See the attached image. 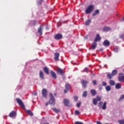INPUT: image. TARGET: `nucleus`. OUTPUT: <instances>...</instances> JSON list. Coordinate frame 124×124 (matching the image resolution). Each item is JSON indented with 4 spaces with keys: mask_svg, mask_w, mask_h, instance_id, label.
Returning <instances> with one entry per match:
<instances>
[{
    "mask_svg": "<svg viewBox=\"0 0 124 124\" xmlns=\"http://www.w3.org/2000/svg\"><path fill=\"white\" fill-rule=\"evenodd\" d=\"M49 104L51 105V106H55L56 104V99L55 97L53 96V94L52 93H49Z\"/></svg>",
    "mask_w": 124,
    "mask_h": 124,
    "instance_id": "obj_1",
    "label": "nucleus"
},
{
    "mask_svg": "<svg viewBox=\"0 0 124 124\" xmlns=\"http://www.w3.org/2000/svg\"><path fill=\"white\" fill-rule=\"evenodd\" d=\"M93 9H94V6L93 5H90L86 9L85 13L86 14H90V13H92L93 11Z\"/></svg>",
    "mask_w": 124,
    "mask_h": 124,
    "instance_id": "obj_2",
    "label": "nucleus"
},
{
    "mask_svg": "<svg viewBox=\"0 0 124 124\" xmlns=\"http://www.w3.org/2000/svg\"><path fill=\"white\" fill-rule=\"evenodd\" d=\"M16 100L17 102V103L19 105L20 107H21V108H23V109H25V105L24 104V103H23V101L21 100V99L19 98H16Z\"/></svg>",
    "mask_w": 124,
    "mask_h": 124,
    "instance_id": "obj_3",
    "label": "nucleus"
},
{
    "mask_svg": "<svg viewBox=\"0 0 124 124\" xmlns=\"http://www.w3.org/2000/svg\"><path fill=\"white\" fill-rule=\"evenodd\" d=\"M81 84L84 89L87 88V86H88V84H89V82L87 80H85L84 79L81 80Z\"/></svg>",
    "mask_w": 124,
    "mask_h": 124,
    "instance_id": "obj_4",
    "label": "nucleus"
},
{
    "mask_svg": "<svg viewBox=\"0 0 124 124\" xmlns=\"http://www.w3.org/2000/svg\"><path fill=\"white\" fill-rule=\"evenodd\" d=\"M42 93L43 97L46 98V97H47V93H48V91L46 89H43L42 91Z\"/></svg>",
    "mask_w": 124,
    "mask_h": 124,
    "instance_id": "obj_5",
    "label": "nucleus"
},
{
    "mask_svg": "<svg viewBox=\"0 0 124 124\" xmlns=\"http://www.w3.org/2000/svg\"><path fill=\"white\" fill-rule=\"evenodd\" d=\"M62 38V34L58 33L54 36V39H56V40H60Z\"/></svg>",
    "mask_w": 124,
    "mask_h": 124,
    "instance_id": "obj_6",
    "label": "nucleus"
},
{
    "mask_svg": "<svg viewBox=\"0 0 124 124\" xmlns=\"http://www.w3.org/2000/svg\"><path fill=\"white\" fill-rule=\"evenodd\" d=\"M119 82H123L124 81V73H119V77H118Z\"/></svg>",
    "mask_w": 124,
    "mask_h": 124,
    "instance_id": "obj_7",
    "label": "nucleus"
},
{
    "mask_svg": "<svg viewBox=\"0 0 124 124\" xmlns=\"http://www.w3.org/2000/svg\"><path fill=\"white\" fill-rule=\"evenodd\" d=\"M60 57V53L58 52H56L54 53V59L55 62H59V58Z\"/></svg>",
    "mask_w": 124,
    "mask_h": 124,
    "instance_id": "obj_8",
    "label": "nucleus"
},
{
    "mask_svg": "<svg viewBox=\"0 0 124 124\" xmlns=\"http://www.w3.org/2000/svg\"><path fill=\"white\" fill-rule=\"evenodd\" d=\"M100 40H101V37L99 35V34H97L94 39V42H97V41H100Z\"/></svg>",
    "mask_w": 124,
    "mask_h": 124,
    "instance_id": "obj_9",
    "label": "nucleus"
},
{
    "mask_svg": "<svg viewBox=\"0 0 124 124\" xmlns=\"http://www.w3.org/2000/svg\"><path fill=\"white\" fill-rule=\"evenodd\" d=\"M65 89L64 90V93H66L68 92V90L70 89V85L68 83H66L65 84Z\"/></svg>",
    "mask_w": 124,
    "mask_h": 124,
    "instance_id": "obj_10",
    "label": "nucleus"
},
{
    "mask_svg": "<svg viewBox=\"0 0 124 124\" xmlns=\"http://www.w3.org/2000/svg\"><path fill=\"white\" fill-rule=\"evenodd\" d=\"M103 45L104 46H105V47H108L110 46V42L109 41L106 40L103 42Z\"/></svg>",
    "mask_w": 124,
    "mask_h": 124,
    "instance_id": "obj_11",
    "label": "nucleus"
},
{
    "mask_svg": "<svg viewBox=\"0 0 124 124\" xmlns=\"http://www.w3.org/2000/svg\"><path fill=\"white\" fill-rule=\"evenodd\" d=\"M97 46V43L93 41V42L92 43L91 45L92 50H95V48H96Z\"/></svg>",
    "mask_w": 124,
    "mask_h": 124,
    "instance_id": "obj_12",
    "label": "nucleus"
},
{
    "mask_svg": "<svg viewBox=\"0 0 124 124\" xmlns=\"http://www.w3.org/2000/svg\"><path fill=\"white\" fill-rule=\"evenodd\" d=\"M50 75L52 78H54V79H57V74L55 72H53V71H50Z\"/></svg>",
    "mask_w": 124,
    "mask_h": 124,
    "instance_id": "obj_13",
    "label": "nucleus"
},
{
    "mask_svg": "<svg viewBox=\"0 0 124 124\" xmlns=\"http://www.w3.org/2000/svg\"><path fill=\"white\" fill-rule=\"evenodd\" d=\"M10 118H14L16 117V111H12L9 115Z\"/></svg>",
    "mask_w": 124,
    "mask_h": 124,
    "instance_id": "obj_14",
    "label": "nucleus"
},
{
    "mask_svg": "<svg viewBox=\"0 0 124 124\" xmlns=\"http://www.w3.org/2000/svg\"><path fill=\"white\" fill-rule=\"evenodd\" d=\"M57 73H58L60 75H63V71L61 68H58L57 70Z\"/></svg>",
    "mask_w": 124,
    "mask_h": 124,
    "instance_id": "obj_15",
    "label": "nucleus"
},
{
    "mask_svg": "<svg viewBox=\"0 0 124 124\" xmlns=\"http://www.w3.org/2000/svg\"><path fill=\"white\" fill-rule=\"evenodd\" d=\"M42 28H43V26L41 25L40 28L38 29V32L40 35H42Z\"/></svg>",
    "mask_w": 124,
    "mask_h": 124,
    "instance_id": "obj_16",
    "label": "nucleus"
},
{
    "mask_svg": "<svg viewBox=\"0 0 124 124\" xmlns=\"http://www.w3.org/2000/svg\"><path fill=\"white\" fill-rule=\"evenodd\" d=\"M39 77L41 79H44V73L42 71H40Z\"/></svg>",
    "mask_w": 124,
    "mask_h": 124,
    "instance_id": "obj_17",
    "label": "nucleus"
},
{
    "mask_svg": "<svg viewBox=\"0 0 124 124\" xmlns=\"http://www.w3.org/2000/svg\"><path fill=\"white\" fill-rule=\"evenodd\" d=\"M111 74L113 75V76H115L118 74V70L114 69L112 70Z\"/></svg>",
    "mask_w": 124,
    "mask_h": 124,
    "instance_id": "obj_18",
    "label": "nucleus"
},
{
    "mask_svg": "<svg viewBox=\"0 0 124 124\" xmlns=\"http://www.w3.org/2000/svg\"><path fill=\"white\" fill-rule=\"evenodd\" d=\"M92 23V20L91 19H88L86 22H85V26H90V24Z\"/></svg>",
    "mask_w": 124,
    "mask_h": 124,
    "instance_id": "obj_19",
    "label": "nucleus"
},
{
    "mask_svg": "<svg viewBox=\"0 0 124 124\" xmlns=\"http://www.w3.org/2000/svg\"><path fill=\"white\" fill-rule=\"evenodd\" d=\"M44 71H45V73L48 75L49 74V69L47 68V67H45L44 68Z\"/></svg>",
    "mask_w": 124,
    "mask_h": 124,
    "instance_id": "obj_20",
    "label": "nucleus"
},
{
    "mask_svg": "<svg viewBox=\"0 0 124 124\" xmlns=\"http://www.w3.org/2000/svg\"><path fill=\"white\" fill-rule=\"evenodd\" d=\"M115 88H116V89H117L118 90L121 89V88H122V84H121L120 83H117L115 85Z\"/></svg>",
    "mask_w": 124,
    "mask_h": 124,
    "instance_id": "obj_21",
    "label": "nucleus"
},
{
    "mask_svg": "<svg viewBox=\"0 0 124 124\" xmlns=\"http://www.w3.org/2000/svg\"><path fill=\"white\" fill-rule=\"evenodd\" d=\"M111 31V28L108 27H104L103 28L104 31Z\"/></svg>",
    "mask_w": 124,
    "mask_h": 124,
    "instance_id": "obj_22",
    "label": "nucleus"
},
{
    "mask_svg": "<svg viewBox=\"0 0 124 124\" xmlns=\"http://www.w3.org/2000/svg\"><path fill=\"white\" fill-rule=\"evenodd\" d=\"M113 76H113V75L112 74H108L107 75V77L108 79H112V78H113Z\"/></svg>",
    "mask_w": 124,
    "mask_h": 124,
    "instance_id": "obj_23",
    "label": "nucleus"
},
{
    "mask_svg": "<svg viewBox=\"0 0 124 124\" xmlns=\"http://www.w3.org/2000/svg\"><path fill=\"white\" fill-rule=\"evenodd\" d=\"M91 93L92 95H93V96H94V95H95V94H96V91H95V90H91Z\"/></svg>",
    "mask_w": 124,
    "mask_h": 124,
    "instance_id": "obj_24",
    "label": "nucleus"
},
{
    "mask_svg": "<svg viewBox=\"0 0 124 124\" xmlns=\"http://www.w3.org/2000/svg\"><path fill=\"white\" fill-rule=\"evenodd\" d=\"M64 103L66 106H68V105H69V101L67 99L64 100Z\"/></svg>",
    "mask_w": 124,
    "mask_h": 124,
    "instance_id": "obj_25",
    "label": "nucleus"
},
{
    "mask_svg": "<svg viewBox=\"0 0 124 124\" xmlns=\"http://www.w3.org/2000/svg\"><path fill=\"white\" fill-rule=\"evenodd\" d=\"M26 112L30 116H33V113H32V112H31V110H26Z\"/></svg>",
    "mask_w": 124,
    "mask_h": 124,
    "instance_id": "obj_26",
    "label": "nucleus"
},
{
    "mask_svg": "<svg viewBox=\"0 0 124 124\" xmlns=\"http://www.w3.org/2000/svg\"><path fill=\"white\" fill-rule=\"evenodd\" d=\"M115 84H116L115 81L113 80H109V84L110 85V86H115Z\"/></svg>",
    "mask_w": 124,
    "mask_h": 124,
    "instance_id": "obj_27",
    "label": "nucleus"
},
{
    "mask_svg": "<svg viewBox=\"0 0 124 124\" xmlns=\"http://www.w3.org/2000/svg\"><path fill=\"white\" fill-rule=\"evenodd\" d=\"M99 14V10H96L94 11V13L93 14V16H94L96 15H97V14Z\"/></svg>",
    "mask_w": 124,
    "mask_h": 124,
    "instance_id": "obj_28",
    "label": "nucleus"
},
{
    "mask_svg": "<svg viewBox=\"0 0 124 124\" xmlns=\"http://www.w3.org/2000/svg\"><path fill=\"white\" fill-rule=\"evenodd\" d=\"M106 105H107V103H106V102H105L102 107L103 110H106Z\"/></svg>",
    "mask_w": 124,
    "mask_h": 124,
    "instance_id": "obj_29",
    "label": "nucleus"
},
{
    "mask_svg": "<svg viewBox=\"0 0 124 124\" xmlns=\"http://www.w3.org/2000/svg\"><path fill=\"white\" fill-rule=\"evenodd\" d=\"M106 90L107 92H110V91H111V86L109 85L107 86L106 87Z\"/></svg>",
    "mask_w": 124,
    "mask_h": 124,
    "instance_id": "obj_30",
    "label": "nucleus"
},
{
    "mask_svg": "<svg viewBox=\"0 0 124 124\" xmlns=\"http://www.w3.org/2000/svg\"><path fill=\"white\" fill-rule=\"evenodd\" d=\"M87 95H88V92L84 91L82 94V97H87Z\"/></svg>",
    "mask_w": 124,
    "mask_h": 124,
    "instance_id": "obj_31",
    "label": "nucleus"
},
{
    "mask_svg": "<svg viewBox=\"0 0 124 124\" xmlns=\"http://www.w3.org/2000/svg\"><path fill=\"white\" fill-rule=\"evenodd\" d=\"M52 110H53L54 112H55V113H59L60 111V109L54 108H52Z\"/></svg>",
    "mask_w": 124,
    "mask_h": 124,
    "instance_id": "obj_32",
    "label": "nucleus"
},
{
    "mask_svg": "<svg viewBox=\"0 0 124 124\" xmlns=\"http://www.w3.org/2000/svg\"><path fill=\"white\" fill-rule=\"evenodd\" d=\"M43 2V0H39L37 2V5H41V4H42V3Z\"/></svg>",
    "mask_w": 124,
    "mask_h": 124,
    "instance_id": "obj_33",
    "label": "nucleus"
},
{
    "mask_svg": "<svg viewBox=\"0 0 124 124\" xmlns=\"http://www.w3.org/2000/svg\"><path fill=\"white\" fill-rule=\"evenodd\" d=\"M114 52H115V53H118L119 52V47H115L113 48Z\"/></svg>",
    "mask_w": 124,
    "mask_h": 124,
    "instance_id": "obj_34",
    "label": "nucleus"
},
{
    "mask_svg": "<svg viewBox=\"0 0 124 124\" xmlns=\"http://www.w3.org/2000/svg\"><path fill=\"white\" fill-rule=\"evenodd\" d=\"M97 100H96L95 98H94L93 99V104H94V105H96V104H97Z\"/></svg>",
    "mask_w": 124,
    "mask_h": 124,
    "instance_id": "obj_35",
    "label": "nucleus"
},
{
    "mask_svg": "<svg viewBox=\"0 0 124 124\" xmlns=\"http://www.w3.org/2000/svg\"><path fill=\"white\" fill-rule=\"evenodd\" d=\"M119 38H120L121 39H124V34H121L119 35Z\"/></svg>",
    "mask_w": 124,
    "mask_h": 124,
    "instance_id": "obj_36",
    "label": "nucleus"
},
{
    "mask_svg": "<svg viewBox=\"0 0 124 124\" xmlns=\"http://www.w3.org/2000/svg\"><path fill=\"white\" fill-rule=\"evenodd\" d=\"M95 99L98 101H100L101 100V98L98 96H96V98Z\"/></svg>",
    "mask_w": 124,
    "mask_h": 124,
    "instance_id": "obj_37",
    "label": "nucleus"
},
{
    "mask_svg": "<svg viewBox=\"0 0 124 124\" xmlns=\"http://www.w3.org/2000/svg\"><path fill=\"white\" fill-rule=\"evenodd\" d=\"M83 72H87L88 73L89 72V69L88 68H85L83 70Z\"/></svg>",
    "mask_w": 124,
    "mask_h": 124,
    "instance_id": "obj_38",
    "label": "nucleus"
},
{
    "mask_svg": "<svg viewBox=\"0 0 124 124\" xmlns=\"http://www.w3.org/2000/svg\"><path fill=\"white\" fill-rule=\"evenodd\" d=\"M118 123L119 124H124V121L123 120H119Z\"/></svg>",
    "mask_w": 124,
    "mask_h": 124,
    "instance_id": "obj_39",
    "label": "nucleus"
},
{
    "mask_svg": "<svg viewBox=\"0 0 124 124\" xmlns=\"http://www.w3.org/2000/svg\"><path fill=\"white\" fill-rule=\"evenodd\" d=\"M74 99L75 101H78V96H74Z\"/></svg>",
    "mask_w": 124,
    "mask_h": 124,
    "instance_id": "obj_40",
    "label": "nucleus"
},
{
    "mask_svg": "<svg viewBox=\"0 0 124 124\" xmlns=\"http://www.w3.org/2000/svg\"><path fill=\"white\" fill-rule=\"evenodd\" d=\"M75 113L76 115H79V114H80V112L79 111V110H76Z\"/></svg>",
    "mask_w": 124,
    "mask_h": 124,
    "instance_id": "obj_41",
    "label": "nucleus"
},
{
    "mask_svg": "<svg viewBox=\"0 0 124 124\" xmlns=\"http://www.w3.org/2000/svg\"><path fill=\"white\" fill-rule=\"evenodd\" d=\"M102 102H100L98 104V106L99 108H101V106H102Z\"/></svg>",
    "mask_w": 124,
    "mask_h": 124,
    "instance_id": "obj_42",
    "label": "nucleus"
},
{
    "mask_svg": "<svg viewBox=\"0 0 124 124\" xmlns=\"http://www.w3.org/2000/svg\"><path fill=\"white\" fill-rule=\"evenodd\" d=\"M102 85L104 87H105L106 86H107V83H106V82L104 81L102 82Z\"/></svg>",
    "mask_w": 124,
    "mask_h": 124,
    "instance_id": "obj_43",
    "label": "nucleus"
},
{
    "mask_svg": "<svg viewBox=\"0 0 124 124\" xmlns=\"http://www.w3.org/2000/svg\"><path fill=\"white\" fill-rule=\"evenodd\" d=\"M93 85H94V86H95V85H96V84H97L96 80H93Z\"/></svg>",
    "mask_w": 124,
    "mask_h": 124,
    "instance_id": "obj_44",
    "label": "nucleus"
},
{
    "mask_svg": "<svg viewBox=\"0 0 124 124\" xmlns=\"http://www.w3.org/2000/svg\"><path fill=\"white\" fill-rule=\"evenodd\" d=\"M75 124H84L82 122L77 121L75 122Z\"/></svg>",
    "mask_w": 124,
    "mask_h": 124,
    "instance_id": "obj_45",
    "label": "nucleus"
},
{
    "mask_svg": "<svg viewBox=\"0 0 124 124\" xmlns=\"http://www.w3.org/2000/svg\"><path fill=\"white\" fill-rule=\"evenodd\" d=\"M99 89L100 90V91H101V90H102V85H101V84H100L99 85Z\"/></svg>",
    "mask_w": 124,
    "mask_h": 124,
    "instance_id": "obj_46",
    "label": "nucleus"
},
{
    "mask_svg": "<svg viewBox=\"0 0 124 124\" xmlns=\"http://www.w3.org/2000/svg\"><path fill=\"white\" fill-rule=\"evenodd\" d=\"M81 105V102H79L77 104V107H80V106Z\"/></svg>",
    "mask_w": 124,
    "mask_h": 124,
    "instance_id": "obj_47",
    "label": "nucleus"
},
{
    "mask_svg": "<svg viewBox=\"0 0 124 124\" xmlns=\"http://www.w3.org/2000/svg\"><path fill=\"white\" fill-rule=\"evenodd\" d=\"M124 95H122L121 96L120 98V100H122V99H124Z\"/></svg>",
    "mask_w": 124,
    "mask_h": 124,
    "instance_id": "obj_48",
    "label": "nucleus"
},
{
    "mask_svg": "<svg viewBox=\"0 0 124 124\" xmlns=\"http://www.w3.org/2000/svg\"><path fill=\"white\" fill-rule=\"evenodd\" d=\"M33 24L34 25V26H35V25H36V21H33Z\"/></svg>",
    "mask_w": 124,
    "mask_h": 124,
    "instance_id": "obj_49",
    "label": "nucleus"
},
{
    "mask_svg": "<svg viewBox=\"0 0 124 124\" xmlns=\"http://www.w3.org/2000/svg\"><path fill=\"white\" fill-rule=\"evenodd\" d=\"M49 104H50L49 103V102H46V106H48V105H49Z\"/></svg>",
    "mask_w": 124,
    "mask_h": 124,
    "instance_id": "obj_50",
    "label": "nucleus"
},
{
    "mask_svg": "<svg viewBox=\"0 0 124 124\" xmlns=\"http://www.w3.org/2000/svg\"><path fill=\"white\" fill-rule=\"evenodd\" d=\"M97 124H102L100 123V122L97 121Z\"/></svg>",
    "mask_w": 124,
    "mask_h": 124,
    "instance_id": "obj_51",
    "label": "nucleus"
},
{
    "mask_svg": "<svg viewBox=\"0 0 124 124\" xmlns=\"http://www.w3.org/2000/svg\"><path fill=\"white\" fill-rule=\"evenodd\" d=\"M34 95H37V93H34Z\"/></svg>",
    "mask_w": 124,
    "mask_h": 124,
    "instance_id": "obj_52",
    "label": "nucleus"
},
{
    "mask_svg": "<svg viewBox=\"0 0 124 124\" xmlns=\"http://www.w3.org/2000/svg\"><path fill=\"white\" fill-rule=\"evenodd\" d=\"M54 95H55V96H57V93H54Z\"/></svg>",
    "mask_w": 124,
    "mask_h": 124,
    "instance_id": "obj_53",
    "label": "nucleus"
},
{
    "mask_svg": "<svg viewBox=\"0 0 124 124\" xmlns=\"http://www.w3.org/2000/svg\"><path fill=\"white\" fill-rule=\"evenodd\" d=\"M92 49V47L89 48V50H91Z\"/></svg>",
    "mask_w": 124,
    "mask_h": 124,
    "instance_id": "obj_54",
    "label": "nucleus"
},
{
    "mask_svg": "<svg viewBox=\"0 0 124 124\" xmlns=\"http://www.w3.org/2000/svg\"><path fill=\"white\" fill-rule=\"evenodd\" d=\"M123 20H124V17L123 18Z\"/></svg>",
    "mask_w": 124,
    "mask_h": 124,
    "instance_id": "obj_55",
    "label": "nucleus"
},
{
    "mask_svg": "<svg viewBox=\"0 0 124 124\" xmlns=\"http://www.w3.org/2000/svg\"><path fill=\"white\" fill-rule=\"evenodd\" d=\"M123 71H124V69H123Z\"/></svg>",
    "mask_w": 124,
    "mask_h": 124,
    "instance_id": "obj_56",
    "label": "nucleus"
}]
</instances>
